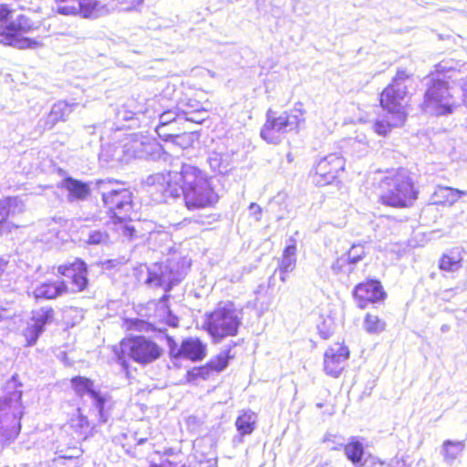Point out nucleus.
Masks as SVG:
<instances>
[{
    "instance_id": "17",
    "label": "nucleus",
    "mask_w": 467,
    "mask_h": 467,
    "mask_svg": "<svg viewBox=\"0 0 467 467\" xmlns=\"http://www.w3.org/2000/svg\"><path fill=\"white\" fill-rule=\"evenodd\" d=\"M208 353L207 344L198 337H188L181 341L177 349H170L171 359H186L191 362L202 361Z\"/></svg>"
},
{
    "instance_id": "47",
    "label": "nucleus",
    "mask_w": 467,
    "mask_h": 467,
    "mask_svg": "<svg viewBox=\"0 0 467 467\" xmlns=\"http://www.w3.org/2000/svg\"><path fill=\"white\" fill-rule=\"evenodd\" d=\"M167 340L170 342V341H173V339L171 337H167Z\"/></svg>"
},
{
    "instance_id": "1",
    "label": "nucleus",
    "mask_w": 467,
    "mask_h": 467,
    "mask_svg": "<svg viewBox=\"0 0 467 467\" xmlns=\"http://www.w3.org/2000/svg\"><path fill=\"white\" fill-rule=\"evenodd\" d=\"M163 194L171 198L182 196L189 211L212 208L219 201V194L207 173L191 164H182L180 171L167 174Z\"/></svg>"
},
{
    "instance_id": "45",
    "label": "nucleus",
    "mask_w": 467,
    "mask_h": 467,
    "mask_svg": "<svg viewBox=\"0 0 467 467\" xmlns=\"http://www.w3.org/2000/svg\"><path fill=\"white\" fill-rule=\"evenodd\" d=\"M3 308L0 307V322L3 321L5 319L4 316H3Z\"/></svg>"
},
{
    "instance_id": "3",
    "label": "nucleus",
    "mask_w": 467,
    "mask_h": 467,
    "mask_svg": "<svg viewBox=\"0 0 467 467\" xmlns=\"http://www.w3.org/2000/svg\"><path fill=\"white\" fill-rule=\"evenodd\" d=\"M377 187L380 203L396 209L411 207L420 193L411 172L402 167L387 170Z\"/></svg>"
},
{
    "instance_id": "16",
    "label": "nucleus",
    "mask_w": 467,
    "mask_h": 467,
    "mask_svg": "<svg viewBox=\"0 0 467 467\" xmlns=\"http://www.w3.org/2000/svg\"><path fill=\"white\" fill-rule=\"evenodd\" d=\"M350 351L344 340L336 341L324 353V370L332 378H338L349 358Z\"/></svg>"
},
{
    "instance_id": "36",
    "label": "nucleus",
    "mask_w": 467,
    "mask_h": 467,
    "mask_svg": "<svg viewBox=\"0 0 467 467\" xmlns=\"http://www.w3.org/2000/svg\"><path fill=\"white\" fill-rule=\"evenodd\" d=\"M333 320L329 317L323 318V321L317 326L318 334L324 339L328 338L332 335Z\"/></svg>"
},
{
    "instance_id": "31",
    "label": "nucleus",
    "mask_w": 467,
    "mask_h": 467,
    "mask_svg": "<svg viewBox=\"0 0 467 467\" xmlns=\"http://www.w3.org/2000/svg\"><path fill=\"white\" fill-rule=\"evenodd\" d=\"M364 329L368 334H379L386 328V322L378 315L367 313L363 320Z\"/></svg>"
},
{
    "instance_id": "11",
    "label": "nucleus",
    "mask_w": 467,
    "mask_h": 467,
    "mask_svg": "<svg viewBox=\"0 0 467 467\" xmlns=\"http://www.w3.org/2000/svg\"><path fill=\"white\" fill-rule=\"evenodd\" d=\"M179 93L177 105L189 121L202 124L207 119L209 100L205 91L181 82L175 88Z\"/></svg>"
},
{
    "instance_id": "6",
    "label": "nucleus",
    "mask_w": 467,
    "mask_h": 467,
    "mask_svg": "<svg viewBox=\"0 0 467 467\" xmlns=\"http://www.w3.org/2000/svg\"><path fill=\"white\" fill-rule=\"evenodd\" d=\"M412 74L406 69H398L390 82L379 94V104L389 116H395L399 122H406L408 118L406 98L409 88L406 81Z\"/></svg>"
},
{
    "instance_id": "22",
    "label": "nucleus",
    "mask_w": 467,
    "mask_h": 467,
    "mask_svg": "<svg viewBox=\"0 0 467 467\" xmlns=\"http://www.w3.org/2000/svg\"><path fill=\"white\" fill-rule=\"evenodd\" d=\"M36 299L53 300L67 293V286L61 278L47 279L39 283L34 289Z\"/></svg>"
},
{
    "instance_id": "5",
    "label": "nucleus",
    "mask_w": 467,
    "mask_h": 467,
    "mask_svg": "<svg viewBox=\"0 0 467 467\" xmlns=\"http://www.w3.org/2000/svg\"><path fill=\"white\" fill-rule=\"evenodd\" d=\"M241 325L242 311L234 302L228 301L206 313L202 328L210 336L212 342L216 344L226 337L237 336Z\"/></svg>"
},
{
    "instance_id": "9",
    "label": "nucleus",
    "mask_w": 467,
    "mask_h": 467,
    "mask_svg": "<svg viewBox=\"0 0 467 467\" xmlns=\"http://www.w3.org/2000/svg\"><path fill=\"white\" fill-rule=\"evenodd\" d=\"M23 417L22 391L0 398V442L8 445L20 434Z\"/></svg>"
},
{
    "instance_id": "15",
    "label": "nucleus",
    "mask_w": 467,
    "mask_h": 467,
    "mask_svg": "<svg viewBox=\"0 0 467 467\" xmlns=\"http://www.w3.org/2000/svg\"><path fill=\"white\" fill-rule=\"evenodd\" d=\"M387 292L378 279L368 278L355 285L352 291L353 299L359 309L369 305L382 303L387 298Z\"/></svg>"
},
{
    "instance_id": "35",
    "label": "nucleus",
    "mask_w": 467,
    "mask_h": 467,
    "mask_svg": "<svg viewBox=\"0 0 467 467\" xmlns=\"http://www.w3.org/2000/svg\"><path fill=\"white\" fill-rule=\"evenodd\" d=\"M42 332L43 331L32 322V324L27 326L23 332L26 345L27 347L35 345Z\"/></svg>"
},
{
    "instance_id": "26",
    "label": "nucleus",
    "mask_w": 467,
    "mask_h": 467,
    "mask_svg": "<svg viewBox=\"0 0 467 467\" xmlns=\"http://www.w3.org/2000/svg\"><path fill=\"white\" fill-rule=\"evenodd\" d=\"M343 451L353 465L357 467L364 465V445L357 437H351L348 442L343 445Z\"/></svg>"
},
{
    "instance_id": "38",
    "label": "nucleus",
    "mask_w": 467,
    "mask_h": 467,
    "mask_svg": "<svg viewBox=\"0 0 467 467\" xmlns=\"http://www.w3.org/2000/svg\"><path fill=\"white\" fill-rule=\"evenodd\" d=\"M142 1L143 0H120V4L125 10H131L140 5Z\"/></svg>"
},
{
    "instance_id": "8",
    "label": "nucleus",
    "mask_w": 467,
    "mask_h": 467,
    "mask_svg": "<svg viewBox=\"0 0 467 467\" xmlns=\"http://www.w3.org/2000/svg\"><path fill=\"white\" fill-rule=\"evenodd\" d=\"M187 121L188 119L181 111L167 109L159 116L155 132L162 141L188 149L198 139V134L185 130L184 125Z\"/></svg>"
},
{
    "instance_id": "2",
    "label": "nucleus",
    "mask_w": 467,
    "mask_h": 467,
    "mask_svg": "<svg viewBox=\"0 0 467 467\" xmlns=\"http://www.w3.org/2000/svg\"><path fill=\"white\" fill-rule=\"evenodd\" d=\"M39 20L25 7L16 9L7 3H0V44L19 49L35 48L37 40L27 35L38 29Z\"/></svg>"
},
{
    "instance_id": "34",
    "label": "nucleus",
    "mask_w": 467,
    "mask_h": 467,
    "mask_svg": "<svg viewBox=\"0 0 467 467\" xmlns=\"http://www.w3.org/2000/svg\"><path fill=\"white\" fill-rule=\"evenodd\" d=\"M464 443L462 441H446L443 443V454L446 460H455L463 451Z\"/></svg>"
},
{
    "instance_id": "14",
    "label": "nucleus",
    "mask_w": 467,
    "mask_h": 467,
    "mask_svg": "<svg viewBox=\"0 0 467 467\" xmlns=\"http://www.w3.org/2000/svg\"><path fill=\"white\" fill-rule=\"evenodd\" d=\"M346 160L338 152H330L315 161L310 177L317 186H327L337 182L345 171Z\"/></svg>"
},
{
    "instance_id": "39",
    "label": "nucleus",
    "mask_w": 467,
    "mask_h": 467,
    "mask_svg": "<svg viewBox=\"0 0 467 467\" xmlns=\"http://www.w3.org/2000/svg\"><path fill=\"white\" fill-rule=\"evenodd\" d=\"M249 209L252 214L254 216L256 220H260L262 216V208L255 202H252L249 205Z\"/></svg>"
},
{
    "instance_id": "41",
    "label": "nucleus",
    "mask_w": 467,
    "mask_h": 467,
    "mask_svg": "<svg viewBox=\"0 0 467 467\" xmlns=\"http://www.w3.org/2000/svg\"><path fill=\"white\" fill-rule=\"evenodd\" d=\"M78 451H79V453L76 456H74V455H69V456L68 455H60L58 458L63 459V460H72L74 458H78L83 452L81 449H79Z\"/></svg>"
},
{
    "instance_id": "30",
    "label": "nucleus",
    "mask_w": 467,
    "mask_h": 467,
    "mask_svg": "<svg viewBox=\"0 0 467 467\" xmlns=\"http://www.w3.org/2000/svg\"><path fill=\"white\" fill-rule=\"evenodd\" d=\"M256 425V415L250 410H243L235 420V427L240 435L251 434Z\"/></svg>"
},
{
    "instance_id": "25",
    "label": "nucleus",
    "mask_w": 467,
    "mask_h": 467,
    "mask_svg": "<svg viewBox=\"0 0 467 467\" xmlns=\"http://www.w3.org/2000/svg\"><path fill=\"white\" fill-rule=\"evenodd\" d=\"M296 265V244L295 240H291V244H287L282 254V259L278 265V271L281 274L280 279L285 282L287 273L292 272Z\"/></svg>"
},
{
    "instance_id": "37",
    "label": "nucleus",
    "mask_w": 467,
    "mask_h": 467,
    "mask_svg": "<svg viewBox=\"0 0 467 467\" xmlns=\"http://www.w3.org/2000/svg\"><path fill=\"white\" fill-rule=\"evenodd\" d=\"M365 256V252L362 247L352 246L348 251V262L349 264H356Z\"/></svg>"
},
{
    "instance_id": "24",
    "label": "nucleus",
    "mask_w": 467,
    "mask_h": 467,
    "mask_svg": "<svg viewBox=\"0 0 467 467\" xmlns=\"http://www.w3.org/2000/svg\"><path fill=\"white\" fill-rule=\"evenodd\" d=\"M16 206V201L13 197L0 199V237L12 233L14 229L19 228L18 225L8 221Z\"/></svg>"
},
{
    "instance_id": "20",
    "label": "nucleus",
    "mask_w": 467,
    "mask_h": 467,
    "mask_svg": "<svg viewBox=\"0 0 467 467\" xmlns=\"http://www.w3.org/2000/svg\"><path fill=\"white\" fill-rule=\"evenodd\" d=\"M58 188L67 191L69 202L85 201L91 193L90 186L88 182L70 176L65 177L58 184Z\"/></svg>"
},
{
    "instance_id": "29",
    "label": "nucleus",
    "mask_w": 467,
    "mask_h": 467,
    "mask_svg": "<svg viewBox=\"0 0 467 467\" xmlns=\"http://www.w3.org/2000/svg\"><path fill=\"white\" fill-rule=\"evenodd\" d=\"M32 322L44 331L45 327L57 322V312L52 306H44L33 311Z\"/></svg>"
},
{
    "instance_id": "19",
    "label": "nucleus",
    "mask_w": 467,
    "mask_h": 467,
    "mask_svg": "<svg viewBox=\"0 0 467 467\" xmlns=\"http://www.w3.org/2000/svg\"><path fill=\"white\" fill-rule=\"evenodd\" d=\"M68 5H58L57 13L62 16H79L81 18L90 19L98 16L99 11V2L97 0H72Z\"/></svg>"
},
{
    "instance_id": "28",
    "label": "nucleus",
    "mask_w": 467,
    "mask_h": 467,
    "mask_svg": "<svg viewBox=\"0 0 467 467\" xmlns=\"http://www.w3.org/2000/svg\"><path fill=\"white\" fill-rule=\"evenodd\" d=\"M463 257L458 249H451L441 254L438 267L441 271L454 272L462 267Z\"/></svg>"
},
{
    "instance_id": "18",
    "label": "nucleus",
    "mask_w": 467,
    "mask_h": 467,
    "mask_svg": "<svg viewBox=\"0 0 467 467\" xmlns=\"http://www.w3.org/2000/svg\"><path fill=\"white\" fill-rule=\"evenodd\" d=\"M157 318L153 324H150L141 319H124V326L128 330L148 331L154 330L155 325H166L171 327H177L179 320L176 316L171 314L166 304H161L156 307Z\"/></svg>"
},
{
    "instance_id": "4",
    "label": "nucleus",
    "mask_w": 467,
    "mask_h": 467,
    "mask_svg": "<svg viewBox=\"0 0 467 467\" xmlns=\"http://www.w3.org/2000/svg\"><path fill=\"white\" fill-rule=\"evenodd\" d=\"M454 72L453 68L441 65H436L429 72V83L420 104L423 110L430 109L437 117L450 115L454 111L457 104L450 92L451 83L453 82L451 73Z\"/></svg>"
},
{
    "instance_id": "12",
    "label": "nucleus",
    "mask_w": 467,
    "mask_h": 467,
    "mask_svg": "<svg viewBox=\"0 0 467 467\" xmlns=\"http://www.w3.org/2000/svg\"><path fill=\"white\" fill-rule=\"evenodd\" d=\"M53 270L66 285L67 294L82 293L88 289V266L83 259L77 257L71 262L55 265Z\"/></svg>"
},
{
    "instance_id": "10",
    "label": "nucleus",
    "mask_w": 467,
    "mask_h": 467,
    "mask_svg": "<svg viewBox=\"0 0 467 467\" xmlns=\"http://www.w3.org/2000/svg\"><path fill=\"white\" fill-rule=\"evenodd\" d=\"M120 354L138 364L146 366L161 358L164 354L162 346L150 337L128 336L120 342Z\"/></svg>"
},
{
    "instance_id": "42",
    "label": "nucleus",
    "mask_w": 467,
    "mask_h": 467,
    "mask_svg": "<svg viewBox=\"0 0 467 467\" xmlns=\"http://www.w3.org/2000/svg\"><path fill=\"white\" fill-rule=\"evenodd\" d=\"M5 266H6V262L0 259V278L2 277V275L5 273Z\"/></svg>"
},
{
    "instance_id": "27",
    "label": "nucleus",
    "mask_w": 467,
    "mask_h": 467,
    "mask_svg": "<svg viewBox=\"0 0 467 467\" xmlns=\"http://www.w3.org/2000/svg\"><path fill=\"white\" fill-rule=\"evenodd\" d=\"M78 411L77 415L68 420L67 425L72 435H76L84 441L92 434L91 427L87 418L80 412V409H78Z\"/></svg>"
},
{
    "instance_id": "43",
    "label": "nucleus",
    "mask_w": 467,
    "mask_h": 467,
    "mask_svg": "<svg viewBox=\"0 0 467 467\" xmlns=\"http://www.w3.org/2000/svg\"><path fill=\"white\" fill-rule=\"evenodd\" d=\"M97 235L99 236V234H93L90 235L89 242L93 244L99 243L100 240L99 238H97Z\"/></svg>"
},
{
    "instance_id": "40",
    "label": "nucleus",
    "mask_w": 467,
    "mask_h": 467,
    "mask_svg": "<svg viewBox=\"0 0 467 467\" xmlns=\"http://www.w3.org/2000/svg\"><path fill=\"white\" fill-rule=\"evenodd\" d=\"M396 467H410V465L407 463L405 459L400 458L396 460Z\"/></svg>"
},
{
    "instance_id": "46",
    "label": "nucleus",
    "mask_w": 467,
    "mask_h": 467,
    "mask_svg": "<svg viewBox=\"0 0 467 467\" xmlns=\"http://www.w3.org/2000/svg\"><path fill=\"white\" fill-rule=\"evenodd\" d=\"M150 467H161V466H160V465H158V464H156V463H151V464L150 465Z\"/></svg>"
},
{
    "instance_id": "7",
    "label": "nucleus",
    "mask_w": 467,
    "mask_h": 467,
    "mask_svg": "<svg viewBox=\"0 0 467 467\" xmlns=\"http://www.w3.org/2000/svg\"><path fill=\"white\" fill-rule=\"evenodd\" d=\"M306 111L301 102H296L293 108L279 116H274L269 110L260 130L261 138L267 143H279L285 133L299 129L306 119Z\"/></svg>"
},
{
    "instance_id": "23",
    "label": "nucleus",
    "mask_w": 467,
    "mask_h": 467,
    "mask_svg": "<svg viewBox=\"0 0 467 467\" xmlns=\"http://www.w3.org/2000/svg\"><path fill=\"white\" fill-rule=\"evenodd\" d=\"M465 195H467L466 191L439 186L431 196V203L437 206H451Z\"/></svg>"
},
{
    "instance_id": "13",
    "label": "nucleus",
    "mask_w": 467,
    "mask_h": 467,
    "mask_svg": "<svg viewBox=\"0 0 467 467\" xmlns=\"http://www.w3.org/2000/svg\"><path fill=\"white\" fill-rule=\"evenodd\" d=\"M234 342L228 345L226 348L216 354L206 363L194 366L189 368L184 375V381L188 384H197L200 381H208L215 375L223 372L228 366L234 355L231 354L232 348L237 346Z\"/></svg>"
},
{
    "instance_id": "33",
    "label": "nucleus",
    "mask_w": 467,
    "mask_h": 467,
    "mask_svg": "<svg viewBox=\"0 0 467 467\" xmlns=\"http://www.w3.org/2000/svg\"><path fill=\"white\" fill-rule=\"evenodd\" d=\"M143 142L136 137H130L123 145V154L128 158L137 157L142 151Z\"/></svg>"
},
{
    "instance_id": "44",
    "label": "nucleus",
    "mask_w": 467,
    "mask_h": 467,
    "mask_svg": "<svg viewBox=\"0 0 467 467\" xmlns=\"http://www.w3.org/2000/svg\"><path fill=\"white\" fill-rule=\"evenodd\" d=\"M56 5H57V7L58 5H67L66 4L68 3V2H71L72 0H52Z\"/></svg>"
},
{
    "instance_id": "21",
    "label": "nucleus",
    "mask_w": 467,
    "mask_h": 467,
    "mask_svg": "<svg viewBox=\"0 0 467 467\" xmlns=\"http://www.w3.org/2000/svg\"><path fill=\"white\" fill-rule=\"evenodd\" d=\"M72 390L78 397H83L88 394L96 401V405L101 411L103 410L105 400L94 389V381L84 376H74L70 379Z\"/></svg>"
},
{
    "instance_id": "32",
    "label": "nucleus",
    "mask_w": 467,
    "mask_h": 467,
    "mask_svg": "<svg viewBox=\"0 0 467 467\" xmlns=\"http://www.w3.org/2000/svg\"><path fill=\"white\" fill-rule=\"evenodd\" d=\"M405 122H399L395 116L387 115L385 119H377L374 122V131L379 136H387L393 128L402 126Z\"/></svg>"
}]
</instances>
